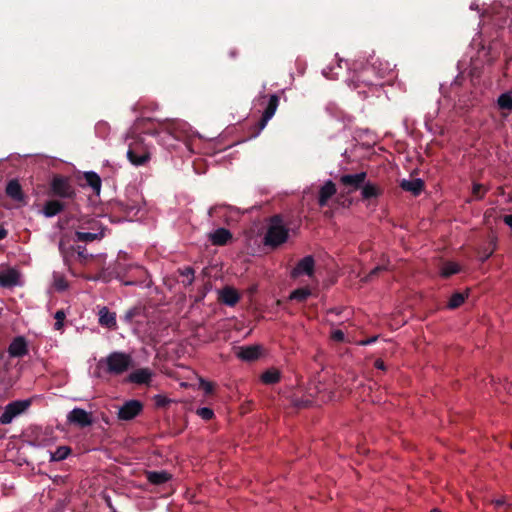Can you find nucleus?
<instances>
[{
    "instance_id": "4c0bfd02",
    "label": "nucleus",
    "mask_w": 512,
    "mask_h": 512,
    "mask_svg": "<svg viewBox=\"0 0 512 512\" xmlns=\"http://www.w3.org/2000/svg\"><path fill=\"white\" fill-rule=\"evenodd\" d=\"M488 192V188L482 184L474 183L472 187V195L475 199H482Z\"/></svg>"
},
{
    "instance_id": "49530a36",
    "label": "nucleus",
    "mask_w": 512,
    "mask_h": 512,
    "mask_svg": "<svg viewBox=\"0 0 512 512\" xmlns=\"http://www.w3.org/2000/svg\"><path fill=\"white\" fill-rule=\"evenodd\" d=\"M7 236V231L0 226V240L4 239Z\"/></svg>"
},
{
    "instance_id": "f3484780",
    "label": "nucleus",
    "mask_w": 512,
    "mask_h": 512,
    "mask_svg": "<svg viewBox=\"0 0 512 512\" xmlns=\"http://www.w3.org/2000/svg\"><path fill=\"white\" fill-rule=\"evenodd\" d=\"M261 355V347L257 345L241 347L237 356L244 361H254Z\"/></svg>"
},
{
    "instance_id": "0eeeda50",
    "label": "nucleus",
    "mask_w": 512,
    "mask_h": 512,
    "mask_svg": "<svg viewBox=\"0 0 512 512\" xmlns=\"http://www.w3.org/2000/svg\"><path fill=\"white\" fill-rule=\"evenodd\" d=\"M32 404L31 399L16 400L7 404L3 413L0 416V423L2 425L10 424L14 418L23 414Z\"/></svg>"
},
{
    "instance_id": "b1692460",
    "label": "nucleus",
    "mask_w": 512,
    "mask_h": 512,
    "mask_svg": "<svg viewBox=\"0 0 512 512\" xmlns=\"http://www.w3.org/2000/svg\"><path fill=\"white\" fill-rule=\"evenodd\" d=\"M64 209V205L58 200H49L43 206V214L46 217H53Z\"/></svg>"
},
{
    "instance_id": "5701e85b",
    "label": "nucleus",
    "mask_w": 512,
    "mask_h": 512,
    "mask_svg": "<svg viewBox=\"0 0 512 512\" xmlns=\"http://www.w3.org/2000/svg\"><path fill=\"white\" fill-rule=\"evenodd\" d=\"M6 194L15 201H22L24 195L20 183L17 180H11L6 186Z\"/></svg>"
},
{
    "instance_id": "f8f14e48",
    "label": "nucleus",
    "mask_w": 512,
    "mask_h": 512,
    "mask_svg": "<svg viewBox=\"0 0 512 512\" xmlns=\"http://www.w3.org/2000/svg\"><path fill=\"white\" fill-rule=\"evenodd\" d=\"M20 284V273L15 268L0 271V286L14 287Z\"/></svg>"
},
{
    "instance_id": "423d86ee",
    "label": "nucleus",
    "mask_w": 512,
    "mask_h": 512,
    "mask_svg": "<svg viewBox=\"0 0 512 512\" xmlns=\"http://www.w3.org/2000/svg\"><path fill=\"white\" fill-rule=\"evenodd\" d=\"M75 236L79 242H93L104 237V228L98 220L88 219L80 224Z\"/></svg>"
},
{
    "instance_id": "5fc2aeb1",
    "label": "nucleus",
    "mask_w": 512,
    "mask_h": 512,
    "mask_svg": "<svg viewBox=\"0 0 512 512\" xmlns=\"http://www.w3.org/2000/svg\"><path fill=\"white\" fill-rule=\"evenodd\" d=\"M236 55V53L233 51L231 52V56L234 57Z\"/></svg>"
},
{
    "instance_id": "79ce46f5",
    "label": "nucleus",
    "mask_w": 512,
    "mask_h": 512,
    "mask_svg": "<svg viewBox=\"0 0 512 512\" xmlns=\"http://www.w3.org/2000/svg\"><path fill=\"white\" fill-rule=\"evenodd\" d=\"M155 402L157 406H165L170 402V400L164 396L158 395L155 397Z\"/></svg>"
},
{
    "instance_id": "8fccbe9b",
    "label": "nucleus",
    "mask_w": 512,
    "mask_h": 512,
    "mask_svg": "<svg viewBox=\"0 0 512 512\" xmlns=\"http://www.w3.org/2000/svg\"><path fill=\"white\" fill-rule=\"evenodd\" d=\"M158 108V105L155 102H150L148 105V109L154 111Z\"/></svg>"
},
{
    "instance_id": "4468645a",
    "label": "nucleus",
    "mask_w": 512,
    "mask_h": 512,
    "mask_svg": "<svg viewBox=\"0 0 512 512\" xmlns=\"http://www.w3.org/2000/svg\"><path fill=\"white\" fill-rule=\"evenodd\" d=\"M8 353L12 357H22L28 353L26 340L19 336L13 339L8 348Z\"/></svg>"
},
{
    "instance_id": "cd10ccee",
    "label": "nucleus",
    "mask_w": 512,
    "mask_h": 512,
    "mask_svg": "<svg viewBox=\"0 0 512 512\" xmlns=\"http://www.w3.org/2000/svg\"><path fill=\"white\" fill-rule=\"evenodd\" d=\"M461 270V267L458 263L449 261L442 264L440 268V275L442 277H449L451 275L459 273Z\"/></svg>"
},
{
    "instance_id": "20e7f679",
    "label": "nucleus",
    "mask_w": 512,
    "mask_h": 512,
    "mask_svg": "<svg viewBox=\"0 0 512 512\" xmlns=\"http://www.w3.org/2000/svg\"><path fill=\"white\" fill-rule=\"evenodd\" d=\"M132 365V358L123 352H113L99 360L97 370L99 375H121Z\"/></svg>"
},
{
    "instance_id": "c756f323",
    "label": "nucleus",
    "mask_w": 512,
    "mask_h": 512,
    "mask_svg": "<svg viewBox=\"0 0 512 512\" xmlns=\"http://www.w3.org/2000/svg\"><path fill=\"white\" fill-rule=\"evenodd\" d=\"M468 292H465V293H454L449 301H448V304H447V307L449 309H456L458 307H460L464 302L465 300L468 298Z\"/></svg>"
},
{
    "instance_id": "aec40b11",
    "label": "nucleus",
    "mask_w": 512,
    "mask_h": 512,
    "mask_svg": "<svg viewBox=\"0 0 512 512\" xmlns=\"http://www.w3.org/2000/svg\"><path fill=\"white\" fill-rule=\"evenodd\" d=\"M99 323L107 328H116V314L110 312L107 307L99 310Z\"/></svg>"
},
{
    "instance_id": "9d476101",
    "label": "nucleus",
    "mask_w": 512,
    "mask_h": 512,
    "mask_svg": "<svg viewBox=\"0 0 512 512\" xmlns=\"http://www.w3.org/2000/svg\"><path fill=\"white\" fill-rule=\"evenodd\" d=\"M143 410V405L138 400H129L121 406L118 412V418L120 420H132Z\"/></svg>"
},
{
    "instance_id": "a19ab883",
    "label": "nucleus",
    "mask_w": 512,
    "mask_h": 512,
    "mask_svg": "<svg viewBox=\"0 0 512 512\" xmlns=\"http://www.w3.org/2000/svg\"><path fill=\"white\" fill-rule=\"evenodd\" d=\"M330 337L335 342H343V341H345V334L340 329H333L331 331Z\"/></svg>"
},
{
    "instance_id": "3c124183",
    "label": "nucleus",
    "mask_w": 512,
    "mask_h": 512,
    "mask_svg": "<svg viewBox=\"0 0 512 512\" xmlns=\"http://www.w3.org/2000/svg\"><path fill=\"white\" fill-rule=\"evenodd\" d=\"M381 270H382V268H380V267H376L375 269H373V270L371 271V273H370V275H369V276H370V277H372L373 275H376V274H377L379 271H381Z\"/></svg>"
},
{
    "instance_id": "a878e982",
    "label": "nucleus",
    "mask_w": 512,
    "mask_h": 512,
    "mask_svg": "<svg viewBox=\"0 0 512 512\" xmlns=\"http://www.w3.org/2000/svg\"><path fill=\"white\" fill-rule=\"evenodd\" d=\"M400 186L403 190L412 192L414 195H418L423 189V182L420 179L403 180Z\"/></svg>"
},
{
    "instance_id": "dca6fc26",
    "label": "nucleus",
    "mask_w": 512,
    "mask_h": 512,
    "mask_svg": "<svg viewBox=\"0 0 512 512\" xmlns=\"http://www.w3.org/2000/svg\"><path fill=\"white\" fill-rule=\"evenodd\" d=\"M219 300L226 305L234 306L240 300V294L235 288L227 286L219 292Z\"/></svg>"
},
{
    "instance_id": "f257e3e1",
    "label": "nucleus",
    "mask_w": 512,
    "mask_h": 512,
    "mask_svg": "<svg viewBox=\"0 0 512 512\" xmlns=\"http://www.w3.org/2000/svg\"><path fill=\"white\" fill-rule=\"evenodd\" d=\"M157 134L166 133L178 141H182L191 153L213 154L215 142L206 140L194 132L189 124L180 120H166L159 124Z\"/></svg>"
},
{
    "instance_id": "de8ad7c7",
    "label": "nucleus",
    "mask_w": 512,
    "mask_h": 512,
    "mask_svg": "<svg viewBox=\"0 0 512 512\" xmlns=\"http://www.w3.org/2000/svg\"><path fill=\"white\" fill-rule=\"evenodd\" d=\"M375 340H376V337L368 339V340H363L359 344H361V345H368V344L374 342Z\"/></svg>"
},
{
    "instance_id": "412c9836",
    "label": "nucleus",
    "mask_w": 512,
    "mask_h": 512,
    "mask_svg": "<svg viewBox=\"0 0 512 512\" xmlns=\"http://www.w3.org/2000/svg\"><path fill=\"white\" fill-rule=\"evenodd\" d=\"M361 194L363 199L377 198L383 194V188L378 184L367 182L363 185Z\"/></svg>"
},
{
    "instance_id": "9b49d317",
    "label": "nucleus",
    "mask_w": 512,
    "mask_h": 512,
    "mask_svg": "<svg viewBox=\"0 0 512 512\" xmlns=\"http://www.w3.org/2000/svg\"><path fill=\"white\" fill-rule=\"evenodd\" d=\"M68 420H69V422L77 424L81 427L89 426L92 423L91 414L81 408L73 409L68 414Z\"/></svg>"
},
{
    "instance_id": "603ef678",
    "label": "nucleus",
    "mask_w": 512,
    "mask_h": 512,
    "mask_svg": "<svg viewBox=\"0 0 512 512\" xmlns=\"http://www.w3.org/2000/svg\"><path fill=\"white\" fill-rule=\"evenodd\" d=\"M492 211H493V210H488V211H486L485 216L490 215V213H491Z\"/></svg>"
},
{
    "instance_id": "72a5a7b5",
    "label": "nucleus",
    "mask_w": 512,
    "mask_h": 512,
    "mask_svg": "<svg viewBox=\"0 0 512 512\" xmlns=\"http://www.w3.org/2000/svg\"><path fill=\"white\" fill-rule=\"evenodd\" d=\"M71 453V449L68 446H60L53 453H51V461L58 462L66 459Z\"/></svg>"
},
{
    "instance_id": "ea45409f",
    "label": "nucleus",
    "mask_w": 512,
    "mask_h": 512,
    "mask_svg": "<svg viewBox=\"0 0 512 512\" xmlns=\"http://www.w3.org/2000/svg\"><path fill=\"white\" fill-rule=\"evenodd\" d=\"M196 414L206 421L211 420L214 417L213 410L208 407L197 409Z\"/></svg>"
},
{
    "instance_id": "bb28decb",
    "label": "nucleus",
    "mask_w": 512,
    "mask_h": 512,
    "mask_svg": "<svg viewBox=\"0 0 512 512\" xmlns=\"http://www.w3.org/2000/svg\"><path fill=\"white\" fill-rule=\"evenodd\" d=\"M260 379H261V381L264 384H267V385L275 384V383H278L280 381L281 374H280V371L278 369L271 368V369H268L265 372H263L261 374Z\"/></svg>"
},
{
    "instance_id": "e433bc0d",
    "label": "nucleus",
    "mask_w": 512,
    "mask_h": 512,
    "mask_svg": "<svg viewBox=\"0 0 512 512\" xmlns=\"http://www.w3.org/2000/svg\"><path fill=\"white\" fill-rule=\"evenodd\" d=\"M200 388L204 391L206 395H211L214 393L216 384L212 381L205 380L202 377L198 378Z\"/></svg>"
},
{
    "instance_id": "c85d7f7f",
    "label": "nucleus",
    "mask_w": 512,
    "mask_h": 512,
    "mask_svg": "<svg viewBox=\"0 0 512 512\" xmlns=\"http://www.w3.org/2000/svg\"><path fill=\"white\" fill-rule=\"evenodd\" d=\"M84 178L86 183L93 188V190L98 194L101 189V178L95 172H86L84 174Z\"/></svg>"
},
{
    "instance_id": "864d4df0",
    "label": "nucleus",
    "mask_w": 512,
    "mask_h": 512,
    "mask_svg": "<svg viewBox=\"0 0 512 512\" xmlns=\"http://www.w3.org/2000/svg\"><path fill=\"white\" fill-rule=\"evenodd\" d=\"M431 512H440L438 509H433Z\"/></svg>"
},
{
    "instance_id": "6e6552de",
    "label": "nucleus",
    "mask_w": 512,
    "mask_h": 512,
    "mask_svg": "<svg viewBox=\"0 0 512 512\" xmlns=\"http://www.w3.org/2000/svg\"><path fill=\"white\" fill-rule=\"evenodd\" d=\"M127 157L133 165L141 166L150 160V152L142 140H135L129 144Z\"/></svg>"
},
{
    "instance_id": "39448f33",
    "label": "nucleus",
    "mask_w": 512,
    "mask_h": 512,
    "mask_svg": "<svg viewBox=\"0 0 512 512\" xmlns=\"http://www.w3.org/2000/svg\"><path fill=\"white\" fill-rule=\"evenodd\" d=\"M289 236V229L287 225L284 223L283 219L276 215L273 216L264 237V244L270 247H278L284 244Z\"/></svg>"
},
{
    "instance_id": "2eb2a0df",
    "label": "nucleus",
    "mask_w": 512,
    "mask_h": 512,
    "mask_svg": "<svg viewBox=\"0 0 512 512\" xmlns=\"http://www.w3.org/2000/svg\"><path fill=\"white\" fill-rule=\"evenodd\" d=\"M366 179V173L360 172L357 174H347L340 177V182L344 186H350L353 190H357L361 187Z\"/></svg>"
},
{
    "instance_id": "09e8293b",
    "label": "nucleus",
    "mask_w": 512,
    "mask_h": 512,
    "mask_svg": "<svg viewBox=\"0 0 512 512\" xmlns=\"http://www.w3.org/2000/svg\"><path fill=\"white\" fill-rule=\"evenodd\" d=\"M144 108V105H143V102L142 101H139L136 105H135V110L137 111H142Z\"/></svg>"
},
{
    "instance_id": "2f4dec72",
    "label": "nucleus",
    "mask_w": 512,
    "mask_h": 512,
    "mask_svg": "<svg viewBox=\"0 0 512 512\" xmlns=\"http://www.w3.org/2000/svg\"><path fill=\"white\" fill-rule=\"evenodd\" d=\"M310 295H311V289L308 288V287H303V288H299V289H296V290L292 291L291 294L289 295V299L290 300H295V301H298V302H303Z\"/></svg>"
},
{
    "instance_id": "393cba45",
    "label": "nucleus",
    "mask_w": 512,
    "mask_h": 512,
    "mask_svg": "<svg viewBox=\"0 0 512 512\" xmlns=\"http://www.w3.org/2000/svg\"><path fill=\"white\" fill-rule=\"evenodd\" d=\"M147 479L151 484L160 485L168 482L171 479V475L165 471H150L147 472Z\"/></svg>"
},
{
    "instance_id": "a211bd4d",
    "label": "nucleus",
    "mask_w": 512,
    "mask_h": 512,
    "mask_svg": "<svg viewBox=\"0 0 512 512\" xmlns=\"http://www.w3.org/2000/svg\"><path fill=\"white\" fill-rule=\"evenodd\" d=\"M336 186L332 181H327L319 191L318 203L321 207L325 206L328 200L335 195Z\"/></svg>"
},
{
    "instance_id": "7ed1b4c3",
    "label": "nucleus",
    "mask_w": 512,
    "mask_h": 512,
    "mask_svg": "<svg viewBox=\"0 0 512 512\" xmlns=\"http://www.w3.org/2000/svg\"><path fill=\"white\" fill-rule=\"evenodd\" d=\"M279 105V97L275 94L273 95H266L261 94L259 95L254 102V110L251 114V117L249 121L252 120L255 113H260V118L253 124V128L250 132V137H256L260 134V132L265 128L268 121L274 116L277 107Z\"/></svg>"
},
{
    "instance_id": "1a4fd4ad",
    "label": "nucleus",
    "mask_w": 512,
    "mask_h": 512,
    "mask_svg": "<svg viewBox=\"0 0 512 512\" xmlns=\"http://www.w3.org/2000/svg\"><path fill=\"white\" fill-rule=\"evenodd\" d=\"M50 193L53 196L71 199L75 195V190L68 178L56 175L51 180Z\"/></svg>"
},
{
    "instance_id": "f03ea898",
    "label": "nucleus",
    "mask_w": 512,
    "mask_h": 512,
    "mask_svg": "<svg viewBox=\"0 0 512 512\" xmlns=\"http://www.w3.org/2000/svg\"><path fill=\"white\" fill-rule=\"evenodd\" d=\"M393 68L390 63L376 56H371L367 64L355 71L350 79V85L355 89L377 85L378 81L392 78Z\"/></svg>"
},
{
    "instance_id": "c03bdc74",
    "label": "nucleus",
    "mask_w": 512,
    "mask_h": 512,
    "mask_svg": "<svg viewBox=\"0 0 512 512\" xmlns=\"http://www.w3.org/2000/svg\"><path fill=\"white\" fill-rule=\"evenodd\" d=\"M503 221L505 224H507L510 228H512V215H505L503 217Z\"/></svg>"
},
{
    "instance_id": "7c9ffc66",
    "label": "nucleus",
    "mask_w": 512,
    "mask_h": 512,
    "mask_svg": "<svg viewBox=\"0 0 512 512\" xmlns=\"http://www.w3.org/2000/svg\"><path fill=\"white\" fill-rule=\"evenodd\" d=\"M152 121L149 118H140L137 119L132 127V132H140V133H153L150 128H145L146 125H152Z\"/></svg>"
},
{
    "instance_id": "ddd939ff",
    "label": "nucleus",
    "mask_w": 512,
    "mask_h": 512,
    "mask_svg": "<svg viewBox=\"0 0 512 512\" xmlns=\"http://www.w3.org/2000/svg\"><path fill=\"white\" fill-rule=\"evenodd\" d=\"M314 271V260L311 256L304 257L301 259L295 268L293 269L291 275L292 277H299L301 275L311 276Z\"/></svg>"
},
{
    "instance_id": "4be33fe9",
    "label": "nucleus",
    "mask_w": 512,
    "mask_h": 512,
    "mask_svg": "<svg viewBox=\"0 0 512 512\" xmlns=\"http://www.w3.org/2000/svg\"><path fill=\"white\" fill-rule=\"evenodd\" d=\"M152 373L149 369H138L129 375V381L136 384H147L151 380Z\"/></svg>"
},
{
    "instance_id": "37998d69",
    "label": "nucleus",
    "mask_w": 512,
    "mask_h": 512,
    "mask_svg": "<svg viewBox=\"0 0 512 512\" xmlns=\"http://www.w3.org/2000/svg\"><path fill=\"white\" fill-rule=\"evenodd\" d=\"M495 249H496V243H495V241H493L492 248L484 254V256L482 257V260L484 261V260L488 259L494 253Z\"/></svg>"
},
{
    "instance_id": "473e14b6",
    "label": "nucleus",
    "mask_w": 512,
    "mask_h": 512,
    "mask_svg": "<svg viewBox=\"0 0 512 512\" xmlns=\"http://www.w3.org/2000/svg\"><path fill=\"white\" fill-rule=\"evenodd\" d=\"M497 105L501 110L512 111V94L509 92L501 94L497 99Z\"/></svg>"
},
{
    "instance_id": "a18cd8bd",
    "label": "nucleus",
    "mask_w": 512,
    "mask_h": 512,
    "mask_svg": "<svg viewBox=\"0 0 512 512\" xmlns=\"http://www.w3.org/2000/svg\"><path fill=\"white\" fill-rule=\"evenodd\" d=\"M375 367L378 368V369H384V362L380 359L376 360L375 361Z\"/></svg>"
},
{
    "instance_id": "f704fd0d",
    "label": "nucleus",
    "mask_w": 512,
    "mask_h": 512,
    "mask_svg": "<svg viewBox=\"0 0 512 512\" xmlns=\"http://www.w3.org/2000/svg\"><path fill=\"white\" fill-rule=\"evenodd\" d=\"M497 512H510L512 505L509 504L505 497H501L491 502Z\"/></svg>"
},
{
    "instance_id": "58836bf2",
    "label": "nucleus",
    "mask_w": 512,
    "mask_h": 512,
    "mask_svg": "<svg viewBox=\"0 0 512 512\" xmlns=\"http://www.w3.org/2000/svg\"><path fill=\"white\" fill-rule=\"evenodd\" d=\"M54 318H55V324H54L55 330H62V328L64 326V320L66 318L65 312L63 310H58L55 313Z\"/></svg>"
},
{
    "instance_id": "c9c22d12",
    "label": "nucleus",
    "mask_w": 512,
    "mask_h": 512,
    "mask_svg": "<svg viewBox=\"0 0 512 512\" xmlns=\"http://www.w3.org/2000/svg\"><path fill=\"white\" fill-rule=\"evenodd\" d=\"M53 287L57 291H64L68 288V282L66 278L61 274H54L53 276Z\"/></svg>"
},
{
    "instance_id": "6ab92c4d",
    "label": "nucleus",
    "mask_w": 512,
    "mask_h": 512,
    "mask_svg": "<svg viewBox=\"0 0 512 512\" xmlns=\"http://www.w3.org/2000/svg\"><path fill=\"white\" fill-rule=\"evenodd\" d=\"M232 238V234L225 228H219L210 233L209 239L213 245H225Z\"/></svg>"
}]
</instances>
